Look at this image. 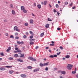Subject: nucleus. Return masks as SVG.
Masks as SVG:
<instances>
[{
	"label": "nucleus",
	"mask_w": 78,
	"mask_h": 78,
	"mask_svg": "<svg viewBox=\"0 0 78 78\" xmlns=\"http://www.w3.org/2000/svg\"><path fill=\"white\" fill-rule=\"evenodd\" d=\"M54 57H57L58 56V55H53Z\"/></svg>",
	"instance_id": "09e8293b"
},
{
	"label": "nucleus",
	"mask_w": 78,
	"mask_h": 78,
	"mask_svg": "<svg viewBox=\"0 0 78 78\" xmlns=\"http://www.w3.org/2000/svg\"><path fill=\"white\" fill-rule=\"evenodd\" d=\"M48 21H52L49 18H48Z\"/></svg>",
	"instance_id": "79ce46f5"
},
{
	"label": "nucleus",
	"mask_w": 78,
	"mask_h": 78,
	"mask_svg": "<svg viewBox=\"0 0 78 78\" xmlns=\"http://www.w3.org/2000/svg\"><path fill=\"white\" fill-rule=\"evenodd\" d=\"M10 7L11 8H13V5L12 4H11L10 5Z\"/></svg>",
	"instance_id": "c756f323"
},
{
	"label": "nucleus",
	"mask_w": 78,
	"mask_h": 78,
	"mask_svg": "<svg viewBox=\"0 0 78 78\" xmlns=\"http://www.w3.org/2000/svg\"><path fill=\"white\" fill-rule=\"evenodd\" d=\"M49 63V62H48L47 63H44V66H47V65H48Z\"/></svg>",
	"instance_id": "dca6fc26"
},
{
	"label": "nucleus",
	"mask_w": 78,
	"mask_h": 78,
	"mask_svg": "<svg viewBox=\"0 0 78 78\" xmlns=\"http://www.w3.org/2000/svg\"><path fill=\"white\" fill-rule=\"evenodd\" d=\"M75 7H73L72 8V9H75Z\"/></svg>",
	"instance_id": "e2e57ef3"
},
{
	"label": "nucleus",
	"mask_w": 78,
	"mask_h": 78,
	"mask_svg": "<svg viewBox=\"0 0 78 78\" xmlns=\"http://www.w3.org/2000/svg\"><path fill=\"white\" fill-rule=\"evenodd\" d=\"M0 69L1 70H5V68L2 67L0 68Z\"/></svg>",
	"instance_id": "9d476101"
},
{
	"label": "nucleus",
	"mask_w": 78,
	"mask_h": 78,
	"mask_svg": "<svg viewBox=\"0 0 78 78\" xmlns=\"http://www.w3.org/2000/svg\"><path fill=\"white\" fill-rule=\"evenodd\" d=\"M30 34H32V35L34 34V33H33V32L31 31H30Z\"/></svg>",
	"instance_id": "c85d7f7f"
},
{
	"label": "nucleus",
	"mask_w": 78,
	"mask_h": 78,
	"mask_svg": "<svg viewBox=\"0 0 78 78\" xmlns=\"http://www.w3.org/2000/svg\"><path fill=\"white\" fill-rule=\"evenodd\" d=\"M13 72H14V71L13 70L9 71V73H10V74H12V73H13Z\"/></svg>",
	"instance_id": "4468645a"
},
{
	"label": "nucleus",
	"mask_w": 78,
	"mask_h": 78,
	"mask_svg": "<svg viewBox=\"0 0 78 78\" xmlns=\"http://www.w3.org/2000/svg\"><path fill=\"white\" fill-rule=\"evenodd\" d=\"M29 59H30L31 61H36V60L34 58H33L32 57H29L28 58Z\"/></svg>",
	"instance_id": "f03ea898"
},
{
	"label": "nucleus",
	"mask_w": 78,
	"mask_h": 78,
	"mask_svg": "<svg viewBox=\"0 0 78 78\" xmlns=\"http://www.w3.org/2000/svg\"><path fill=\"white\" fill-rule=\"evenodd\" d=\"M9 51H10L9 49H7L6 50V51H7V52H9Z\"/></svg>",
	"instance_id": "13d9d810"
},
{
	"label": "nucleus",
	"mask_w": 78,
	"mask_h": 78,
	"mask_svg": "<svg viewBox=\"0 0 78 78\" xmlns=\"http://www.w3.org/2000/svg\"><path fill=\"white\" fill-rule=\"evenodd\" d=\"M30 23H33V20H30Z\"/></svg>",
	"instance_id": "393cba45"
},
{
	"label": "nucleus",
	"mask_w": 78,
	"mask_h": 78,
	"mask_svg": "<svg viewBox=\"0 0 78 78\" xmlns=\"http://www.w3.org/2000/svg\"><path fill=\"white\" fill-rule=\"evenodd\" d=\"M15 36H17L18 35V33L17 32L15 33Z\"/></svg>",
	"instance_id": "ea45409f"
},
{
	"label": "nucleus",
	"mask_w": 78,
	"mask_h": 78,
	"mask_svg": "<svg viewBox=\"0 0 78 78\" xmlns=\"http://www.w3.org/2000/svg\"><path fill=\"white\" fill-rule=\"evenodd\" d=\"M50 26V25H49V24H47L45 26V27L46 28H49V27Z\"/></svg>",
	"instance_id": "9b49d317"
},
{
	"label": "nucleus",
	"mask_w": 78,
	"mask_h": 78,
	"mask_svg": "<svg viewBox=\"0 0 78 78\" xmlns=\"http://www.w3.org/2000/svg\"><path fill=\"white\" fill-rule=\"evenodd\" d=\"M45 70H48V67H46Z\"/></svg>",
	"instance_id": "3c124183"
},
{
	"label": "nucleus",
	"mask_w": 78,
	"mask_h": 78,
	"mask_svg": "<svg viewBox=\"0 0 78 78\" xmlns=\"http://www.w3.org/2000/svg\"><path fill=\"white\" fill-rule=\"evenodd\" d=\"M34 40H35V39H30V41H34Z\"/></svg>",
	"instance_id": "a18cd8bd"
},
{
	"label": "nucleus",
	"mask_w": 78,
	"mask_h": 78,
	"mask_svg": "<svg viewBox=\"0 0 78 78\" xmlns=\"http://www.w3.org/2000/svg\"><path fill=\"white\" fill-rule=\"evenodd\" d=\"M37 7L38 9H41V5L40 4H38L37 5Z\"/></svg>",
	"instance_id": "1a4fd4ad"
},
{
	"label": "nucleus",
	"mask_w": 78,
	"mask_h": 78,
	"mask_svg": "<svg viewBox=\"0 0 78 78\" xmlns=\"http://www.w3.org/2000/svg\"><path fill=\"white\" fill-rule=\"evenodd\" d=\"M1 55V56H4V54H3V52H1L0 54Z\"/></svg>",
	"instance_id": "2f4dec72"
},
{
	"label": "nucleus",
	"mask_w": 78,
	"mask_h": 78,
	"mask_svg": "<svg viewBox=\"0 0 78 78\" xmlns=\"http://www.w3.org/2000/svg\"><path fill=\"white\" fill-rule=\"evenodd\" d=\"M41 3L42 5H44V2H41Z\"/></svg>",
	"instance_id": "774afa93"
},
{
	"label": "nucleus",
	"mask_w": 78,
	"mask_h": 78,
	"mask_svg": "<svg viewBox=\"0 0 78 78\" xmlns=\"http://www.w3.org/2000/svg\"><path fill=\"white\" fill-rule=\"evenodd\" d=\"M11 49V47H9L8 48V49L10 51Z\"/></svg>",
	"instance_id": "37998d69"
},
{
	"label": "nucleus",
	"mask_w": 78,
	"mask_h": 78,
	"mask_svg": "<svg viewBox=\"0 0 78 78\" xmlns=\"http://www.w3.org/2000/svg\"><path fill=\"white\" fill-rule=\"evenodd\" d=\"M28 23H25V26H28Z\"/></svg>",
	"instance_id": "8fccbe9b"
},
{
	"label": "nucleus",
	"mask_w": 78,
	"mask_h": 78,
	"mask_svg": "<svg viewBox=\"0 0 78 78\" xmlns=\"http://www.w3.org/2000/svg\"><path fill=\"white\" fill-rule=\"evenodd\" d=\"M60 48L61 49V50H63V47L62 46H60Z\"/></svg>",
	"instance_id": "c03bdc74"
},
{
	"label": "nucleus",
	"mask_w": 78,
	"mask_h": 78,
	"mask_svg": "<svg viewBox=\"0 0 78 78\" xmlns=\"http://www.w3.org/2000/svg\"><path fill=\"white\" fill-rule=\"evenodd\" d=\"M44 35V32L41 33V34L40 35V36L41 37H42V36H43Z\"/></svg>",
	"instance_id": "aec40b11"
},
{
	"label": "nucleus",
	"mask_w": 78,
	"mask_h": 78,
	"mask_svg": "<svg viewBox=\"0 0 78 78\" xmlns=\"http://www.w3.org/2000/svg\"><path fill=\"white\" fill-rule=\"evenodd\" d=\"M26 34H27V35H28V34H29L28 32H26Z\"/></svg>",
	"instance_id": "052dcab7"
},
{
	"label": "nucleus",
	"mask_w": 78,
	"mask_h": 78,
	"mask_svg": "<svg viewBox=\"0 0 78 78\" xmlns=\"http://www.w3.org/2000/svg\"><path fill=\"white\" fill-rule=\"evenodd\" d=\"M12 67V66H5V67H7V68H11Z\"/></svg>",
	"instance_id": "a211bd4d"
},
{
	"label": "nucleus",
	"mask_w": 78,
	"mask_h": 78,
	"mask_svg": "<svg viewBox=\"0 0 78 78\" xmlns=\"http://www.w3.org/2000/svg\"><path fill=\"white\" fill-rule=\"evenodd\" d=\"M54 12H56V10L55 9H54Z\"/></svg>",
	"instance_id": "864d4df0"
},
{
	"label": "nucleus",
	"mask_w": 78,
	"mask_h": 78,
	"mask_svg": "<svg viewBox=\"0 0 78 78\" xmlns=\"http://www.w3.org/2000/svg\"><path fill=\"white\" fill-rule=\"evenodd\" d=\"M49 52H50V53H51V50H50V49L49 50Z\"/></svg>",
	"instance_id": "338daca9"
},
{
	"label": "nucleus",
	"mask_w": 78,
	"mask_h": 78,
	"mask_svg": "<svg viewBox=\"0 0 78 78\" xmlns=\"http://www.w3.org/2000/svg\"><path fill=\"white\" fill-rule=\"evenodd\" d=\"M20 76L22 78H25L27 77V75L26 74H23L20 75Z\"/></svg>",
	"instance_id": "20e7f679"
},
{
	"label": "nucleus",
	"mask_w": 78,
	"mask_h": 78,
	"mask_svg": "<svg viewBox=\"0 0 78 78\" xmlns=\"http://www.w3.org/2000/svg\"><path fill=\"white\" fill-rule=\"evenodd\" d=\"M17 61H19L20 62H22L23 61V60L20 58L17 59Z\"/></svg>",
	"instance_id": "6e6552de"
},
{
	"label": "nucleus",
	"mask_w": 78,
	"mask_h": 78,
	"mask_svg": "<svg viewBox=\"0 0 78 78\" xmlns=\"http://www.w3.org/2000/svg\"><path fill=\"white\" fill-rule=\"evenodd\" d=\"M34 6H36V4L34 3Z\"/></svg>",
	"instance_id": "6e6d98bb"
},
{
	"label": "nucleus",
	"mask_w": 78,
	"mask_h": 78,
	"mask_svg": "<svg viewBox=\"0 0 78 78\" xmlns=\"http://www.w3.org/2000/svg\"><path fill=\"white\" fill-rule=\"evenodd\" d=\"M45 48L46 49H48V48H49L48 47H46Z\"/></svg>",
	"instance_id": "bf43d9fd"
},
{
	"label": "nucleus",
	"mask_w": 78,
	"mask_h": 78,
	"mask_svg": "<svg viewBox=\"0 0 78 78\" xmlns=\"http://www.w3.org/2000/svg\"><path fill=\"white\" fill-rule=\"evenodd\" d=\"M15 50H17V53H20L21 51V50L17 48H15Z\"/></svg>",
	"instance_id": "39448f33"
},
{
	"label": "nucleus",
	"mask_w": 78,
	"mask_h": 78,
	"mask_svg": "<svg viewBox=\"0 0 78 78\" xmlns=\"http://www.w3.org/2000/svg\"><path fill=\"white\" fill-rule=\"evenodd\" d=\"M65 58H70V56L69 55H67L65 56Z\"/></svg>",
	"instance_id": "b1692460"
},
{
	"label": "nucleus",
	"mask_w": 78,
	"mask_h": 78,
	"mask_svg": "<svg viewBox=\"0 0 78 78\" xmlns=\"http://www.w3.org/2000/svg\"><path fill=\"white\" fill-rule=\"evenodd\" d=\"M30 45H32L33 44H34V43L32 41H31L30 43Z\"/></svg>",
	"instance_id": "72a5a7b5"
},
{
	"label": "nucleus",
	"mask_w": 78,
	"mask_h": 78,
	"mask_svg": "<svg viewBox=\"0 0 78 78\" xmlns=\"http://www.w3.org/2000/svg\"><path fill=\"white\" fill-rule=\"evenodd\" d=\"M4 22H8V20H4Z\"/></svg>",
	"instance_id": "58836bf2"
},
{
	"label": "nucleus",
	"mask_w": 78,
	"mask_h": 78,
	"mask_svg": "<svg viewBox=\"0 0 78 78\" xmlns=\"http://www.w3.org/2000/svg\"><path fill=\"white\" fill-rule=\"evenodd\" d=\"M72 73H73V74L76 73V71H73L72 72Z\"/></svg>",
	"instance_id": "f704fd0d"
},
{
	"label": "nucleus",
	"mask_w": 78,
	"mask_h": 78,
	"mask_svg": "<svg viewBox=\"0 0 78 78\" xmlns=\"http://www.w3.org/2000/svg\"><path fill=\"white\" fill-rule=\"evenodd\" d=\"M17 43L18 44H24V42L23 41H22L21 42L18 41L17 42Z\"/></svg>",
	"instance_id": "423d86ee"
},
{
	"label": "nucleus",
	"mask_w": 78,
	"mask_h": 78,
	"mask_svg": "<svg viewBox=\"0 0 78 78\" xmlns=\"http://www.w3.org/2000/svg\"><path fill=\"white\" fill-rule=\"evenodd\" d=\"M73 67V65L70 64H68L67 66V68L69 70H71L72 67Z\"/></svg>",
	"instance_id": "f257e3e1"
},
{
	"label": "nucleus",
	"mask_w": 78,
	"mask_h": 78,
	"mask_svg": "<svg viewBox=\"0 0 78 78\" xmlns=\"http://www.w3.org/2000/svg\"><path fill=\"white\" fill-rule=\"evenodd\" d=\"M10 38H12V39H14V36L13 35H11L10 36Z\"/></svg>",
	"instance_id": "cd10ccee"
},
{
	"label": "nucleus",
	"mask_w": 78,
	"mask_h": 78,
	"mask_svg": "<svg viewBox=\"0 0 78 78\" xmlns=\"http://www.w3.org/2000/svg\"><path fill=\"white\" fill-rule=\"evenodd\" d=\"M15 57H19V55L17 54H15L14 55Z\"/></svg>",
	"instance_id": "a878e982"
},
{
	"label": "nucleus",
	"mask_w": 78,
	"mask_h": 78,
	"mask_svg": "<svg viewBox=\"0 0 78 78\" xmlns=\"http://www.w3.org/2000/svg\"><path fill=\"white\" fill-rule=\"evenodd\" d=\"M14 30L15 31H18V32H19V31H20V30L18 29V28L17 26H15L14 27Z\"/></svg>",
	"instance_id": "7ed1b4c3"
},
{
	"label": "nucleus",
	"mask_w": 78,
	"mask_h": 78,
	"mask_svg": "<svg viewBox=\"0 0 78 78\" xmlns=\"http://www.w3.org/2000/svg\"><path fill=\"white\" fill-rule=\"evenodd\" d=\"M23 12L24 13H27V10L24 9L23 10Z\"/></svg>",
	"instance_id": "5701e85b"
},
{
	"label": "nucleus",
	"mask_w": 78,
	"mask_h": 78,
	"mask_svg": "<svg viewBox=\"0 0 78 78\" xmlns=\"http://www.w3.org/2000/svg\"><path fill=\"white\" fill-rule=\"evenodd\" d=\"M23 37L24 39H26V38H27V36H26V35H24L23 36Z\"/></svg>",
	"instance_id": "c9c22d12"
},
{
	"label": "nucleus",
	"mask_w": 78,
	"mask_h": 78,
	"mask_svg": "<svg viewBox=\"0 0 78 78\" xmlns=\"http://www.w3.org/2000/svg\"><path fill=\"white\" fill-rule=\"evenodd\" d=\"M39 70V68H37L34 70V72H38Z\"/></svg>",
	"instance_id": "0eeeda50"
},
{
	"label": "nucleus",
	"mask_w": 78,
	"mask_h": 78,
	"mask_svg": "<svg viewBox=\"0 0 78 78\" xmlns=\"http://www.w3.org/2000/svg\"><path fill=\"white\" fill-rule=\"evenodd\" d=\"M44 65L43 64L41 63L40 64V66H41V67H43V66H44Z\"/></svg>",
	"instance_id": "4be33fe9"
},
{
	"label": "nucleus",
	"mask_w": 78,
	"mask_h": 78,
	"mask_svg": "<svg viewBox=\"0 0 78 78\" xmlns=\"http://www.w3.org/2000/svg\"><path fill=\"white\" fill-rule=\"evenodd\" d=\"M19 37H15V39H19Z\"/></svg>",
	"instance_id": "473e14b6"
},
{
	"label": "nucleus",
	"mask_w": 78,
	"mask_h": 78,
	"mask_svg": "<svg viewBox=\"0 0 78 78\" xmlns=\"http://www.w3.org/2000/svg\"><path fill=\"white\" fill-rule=\"evenodd\" d=\"M60 53H61V52L60 51L59 52V53H57V55H59V54H60Z\"/></svg>",
	"instance_id": "de8ad7c7"
},
{
	"label": "nucleus",
	"mask_w": 78,
	"mask_h": 78,
	"mask_svg": "<svg viewBox=\"0 0 78 78\" xmlns=\"http://www.w3.org/2000/svg\"><path fill=\"white\" fill-rule=\"evenodd\" d=\"M50 58H54L53 55H51L49 56Z\"/></svg>",
	"instance_id": "7c9ffc66"
},
{
	"label": "nucleus",
	"mask_w": 78,
	"mask_h": 78,
	"mask_svg": "<svg viewBox=\"0 0 78 78\" xmlns=\"http://www.w3.org/2000/svg\"><path fill=\"white\" fill-rule=\"evenodd\" d=\"M50 45H51V46H54L55 45V44H50Z\"/></svg>",
	"instance_id": "4c0bfd02"
},
{
	"label": "nucleus",
	"mask_w": 78,
	"mask_h": 78,
	"mask_svg": "<svg viewBox=\"0 0 78 78\" xmlns=\"http://www.w3.org/2000/svg\"><path fill=\"white\" fill-rule=\"evenodd\" d=\"M12 14L14 15L15 14H16V12H15V11H14V10H12Z\"/></svg>",
	"instance_id": "ddd939ff"
},
{
	"label": "nucleus",
	"mask_w": 78,
	"mask_h": 78,
	"mask_svg": "<svg viewBox=\"0 0 78 78\" xmlns=\"http://www.w3.org/2000/svg\"><path fill=\"white\" fill-rule=\"evenodd\" d=\"M47 3V1H45L44 2V5H46Z\"/></svg>",
	"instance_id": "f8f14e48"
},
{
	"label": "nucleus",
	"mask_w": 78,
	"mask_h": 78,
	"mask_svg": "<svg viewBox=\"0 0 78 78\" xmlns=\"http://www.w3.org/2000/svg\"><path fill=\"white\" fill-rule=\"evenodd\" d=\"M57 13L58 15V16H59V12H57Z\"/></svg>",
	"instance_id": "69168bd1"
},
{
	"label": "nucleus",
	"mask_w": 78,
	"mask_h": 78,
	"mask_svg": "<svg viewBox=\"0 0 78 78\" xmlns=\"http://www.w3.org/2000/svg\"><path fill=\"white\" fill-rule=\"evenodd\" d=\"M33 38V36H31V35L30 36V39H32Z\"/></svg>",
	"instance_id": "49530a36"
},
{
	"label": "nucleus",
	"mask_w": 78,
	"mask_h": 78,
	"mask_svg": "<svg viewBox=\"0 0 78 78\" xmlns=\"http://www.w3.org/2000/svg\"><path fill=\"white\" fill-rule=\"evenodd\" d=\"M61 30V28L60 27H58L57 28V30H58V31H59V30Z\"/></svg>",
	"instance_id": "a19ab883"
},
{
	"label": "nucleus",
	"mask_w": 78,
	"mask_h": 78,
	"mask_svg": "<svg viewBox=\"0 0 78 78\" xmlns=\"http://www.w3.org/2000/svg\"><path fill=\"white\" fill-rule=\"evenodd\" d=\"M27 69H32V67L29 66L27 67Z\"/></svg>",
	"instance_id": "6ab92c4d"
},
{
	"label": "nucleus",
	"mask_w": 78,
	"mask_h": 78,
	"mask_svg": "<svg viewBox=\"0 0 78 78\" xmlns=\"http://www.w3.org/2000/svg\"><path fill=\"white\" fill-rule=\"evenodd\" d=\"M55 7L57 8H59V5L58 4H56L55 5Z\"/></svg>",
	"instance_id": "bb28decb"
},
{
	"label": "nucleus",
	"mask_w": 78,
	"mask_h": 78,
	"mask_svg": "<svg viewBox=\"0 0 78 78\" xmlns=\"http://www.w3.org/2000/svg\"><path fill=\"white\" fill-rule=\"evenodd\" d=\"M14 53H17V51H14Z\"/></svg>",
	"instance_id": "680f3d73"
},
{
	"label": "nucleus",
	"mask_w": 78,
	"mask_h": 78,
	"mask_svg": "<svg viewBox=\"0 0 78 78\" xmlns=\"http://www.w3.org/2000/svg\"><path fill=\"white\" fill-rule=\"evenodd\" d=\"M25 56V55H24V54H22L21 55V56H20V57H24Z\"/></svg>",
	"instance_id": "412c9836"
},
{
	"label": "nucleus",
	"mask_w": 78,
	"mask_h": 78,
	"mask_svg": "<svg viewBox=\"0 0 78 78\" xmlns=\"http://www.w3.org/2000/svg\"><path fill=\"white\" fill-rule=\"evenodd\" d=\"M39 48V47H38V46L36 47H35V49L37 50V48Z\"/></svg>",
	"instance_id": "603ef678"
},
{
	"label": "nucleus",
	"mask_w": 78,
	"mask_h": 78,
	"mask_svg": "<svg viewBox=\"0 0 78 78\" xmlns=\"http://www.w3.org/2000/svg\"><path fill=\"white\" fill-rule=\"evenodd\" d=\"M61 74L64 75L66 74V71H62L61 72Z\"/></svg>",
	"instance_id": "2eb2a0df"
},
{
	"label": "nucleus",
	"mask_w": 78,
	"mask_h": 78,
	"mask_svg": "<svg viewBox=\"0 0 78 78\" xmlns=\"http://www.w3.org/2000/svg\"><path fill=\"white\" fill-rule=\"evenodd\" d=\"M51 42L52 44H54L55 43V42H54V41H52Z\"/></svg>",
	"instance_id": "0e129e2a"
},
{
	"label": "nucleus",
	"mask_w": 78,
	"mask_h": 78,
	"mask_svg": "<svg viewBox=\"0 0 78 78\" xmlns=\"http://www.w3.org/2000/svg\"><path fill=\"white\" fill-rule=\"evenodd\" d=\"M5 36H8V33H6Z\"/></svg>",
	"instance_id": "5fc2aeb1"
},
{
	"label": "nucleus",
	"mask_w": 78,
	"mask_h": 78,
	"mask_svg": "<svg viewBox=\"0 0 78 78\" xmlns=\"http://www.w3.org/2000/svg\"><path fill=\"white\" fill-rule=\"evenodd\" d=\"M72 5H73V3H71V4L69 5L70 6H72Z\"/></svg>",
	"instance_id": "e433bc0d"
},
{
	"label": "nucleus",
	"mask_w": 78,
	"mask_h": 78,
	"mask_svg": "<svg viewBox=\"0 0 78 78\" xmlns=\"http://www.w3.org/2000/svg\"><path fill=\"white\" fill-rule=\"evenodd\" d=\"M65 5H67V4H68V2H65Z\"/></svg>",
	"instance_id": "4d7b16f0"
},
{
	"label": "nucleus",
	"mask_w": 78,
	"mask_h": 78,
	"mask_svg": "<svg viewBox=\"0 0 78 78\" xmlns=\"http://www.w3.org/2000/svg\"><path fill=\"white\" fill-rule=\"evenodd\" d=\"M21 10H23L24 9H25V7L23 6H22L21 7Z\"/></svg>",
	"instance_id": "f3484780"
}]
</instances>
